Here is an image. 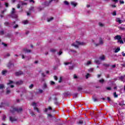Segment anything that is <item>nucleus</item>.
Segmentation results:
<instances>
[{"label": "nucleus", "mask_w": 125, "mask_h": 125, "mask_svg": "<svg viewBox=\"0 0 125 125\" xmlns=\"http://www.w3.org/2000/svg\"><path fill=\"white\" fill-rule=\"evenodd\" d=\"M3 87H4V85L0 84V89H3Z\"/></svg>", "instance_id": "nucleus-31"}, {"label": "nucleus", "mask_w": 125, "mask_h": 125, "mask_svg": "<svg viewBox=\"0 0 125 125\" xmlns=\"http://www.w3.org/2000/svg\"><path fill=\"white\" fill-rule=\"evenodd\" d=\"M23 50L24 52H26L27 53H29L31 52V50H28L26 48L23 49Z\"/></svg>", "instance_id": "nucleus-17"}, {"label": "nucleus", "mask_w": 125, "mask_h": 125, "mask_svg": "<svg viewBox=\"0 0 125 125\" xmlns=\"http://www.w3.org/2000/svg\"><path fill=\"white\" fill-rule=\"evenodd\" d=\"M62 77H61L60 78V80L59 81V83H62Z\"/></svg>", "instance_id": "nucleus-53"}, {"label": "nucleus", "mask_w": 125, "mask_h": 125, "mask_svg": "<svg viewBox=\"0 0 125 125\" xmlns=\"http://www.w3.org/2000/svg\"><path fill=\"white\" fill-rule=\"evenodd\" d=\"M12 66H13V63H12L11 62H9L7 66L8 67V68H10L11 67H12Z\"/></svg>", "instance_id": "nucleus-25"}, {"label": "nucleus", "mask_w": 125, "mask_h": 125, "mask_svg": "<svg viewBox=\"0 0 125 125\" xmlns=\"http://www.w3.org/2000/svg\"><path fill=\"white\" fill-rule=\"evenodd\" d=\"M93 101H94V102H96V101H98V100L96 98H94Z\"/></svg>", "instance_id": "nucleus-63"}, {"label": "nucleus", "mask_w": 125, "mask_h": 125, "mask_svg": "<svg viewBox=\"0 0 125 125\" xmlns=\"http://www.w3.org/2000/svg\"><path fill=\"white\" fill-rule=\"evenodd\" d=\"M64 65H69V64H71V62H64Z\"/></svg>", "instance_id": "nucleus-55"}, {"label": "nucleus", "mask_w": 125, "mask_h": 125, "mask_svg": "<svg viewBox=\"0 0 125 125\" xmlns=\"http://www.w3.org/2000/svg\"><path fill=\"white\" fill-rule=\"evenodd\" d=\"M4 24L5 26H8V25H10V23L7 21L5 22Z\"/></svg>", "instance_id": "nucleus-29"}, {"label": "nucleus", "mask_w": 125, "mask_h": 125, "mask_svg": "<svg viewBox=\"0 0 125 125\" xmlns=\"http://www.w3.org/2000/svg\"><path fill=\"white\" fill-rule=\"evenodd\" d=\"M9 120L11 122H12V123L13 122H16V121H17V119H16L14 117H11V116L9 117Z\"/></svg>", "instance_id": "nucleus-5"}, {"label": "nucleus", "mask_w": 125, "mask_h": 125, "mask_svg": "<svg viewBox=\"0 0 125 125\" xmlns=\"http://www.w3.org/2000/svg\"><path fill=\"white\" fill-rule=\"evenodd\" d=\"M113 96L114 98H118V94H117V92H115L113 93Z\"/></svg>", "instance_id": "nucleus-20"}, {"label": "nucleus", "mask_w": 125, "mask_h": 125, "mask_svg": "<svg viewBox=\"0 0 125 125\" xmlns=\"http://www.w3.org/2000/svg\"><path fill=\"white\" fill-rule=\"evenodd\" d=\"M116 22H118L119 24H122L123 23V21L121 20V19L117 18L116 19Z\"/></svg>", "instance_id": "nucleus-11"}, {"label": "nucleus", "mask_w": 125, "mask_h": 125, "mask_svg": "<svg viewBox=\"0 0 125 125\" xmlns=\"http://www.w3.org/2000/svg\"><path fill=\"white\" fill-rule=\"evenodd\" d=\"M29 23V21H22V23H23L24 25H26Z\"/></svg>", "instance_id": "nucleus-23"}, {"label": "nucleus", "mask_w": 125, "mask_h": 125, "mask_svg": "<svg viewBox=\"0 0 125 125\" xmlns=\"http://www.w3.org/2000/svg\"><path fill=\"white\" fill-rule=\"evenodd\" d=\"M13 112H18V113H21L23 111L22 107L20 108H13Z\"/></svg>", "instance_id": "nucleus-4"}, {"label": "nucleus", "mask_w": 125, "mask_h": 125, "mask_svg": "<svg viewBox=\"0 0 125 125\" xmlns=\"http://www.w3.org/2000/svg\"><path fill=\"white\" fill-rule=\"evenodd\" d=\"M22 83H23V81H22L21 80H20L16 82V84H17L18 85H19L20 84H22Z\"/></svg>", "instance_id": "nucleus-10"}, {"label": "nucleus", "mask_w": 125, "mask_h": 125, "mask_svg": "<svg viewBox=\"0 0 125 125\" xmlns=\"http://www.w3.org/2000/svg\"><path fill=\"white\" fill-rule=\"evenodd\" d=\"M83 90V88H82V87H78V90L79 91H82Z\"/></svg>", "instance_id": "nucleus-43"}, {"label": "nucleus", "mask_w": 125, "mask_h": 125, "mask_svg": "<svg viewBox=\"0 0 125 125\" xmlns=\"http://www.w3.org/2000/svg\"><path fill=\"white\" fill-rule=\"evenodd\" d=\"M99 83H104V79H102L99 80Z\"/></svg>", "instance_id": "nucleus-33"}, {"label": "nucleus", "mask_w": 125, "mask_h": 125, "mask_svg": "<svg viewBox=\"0 0 125 125\" xmlns=\"http://www.w3.org/2000/svg\"><path fill=\"white\" fill-rule=\"evenodd\" d=\"M93 68H90L88 70V72H93Z\"/></svg>", "instance_id": "nucleus-52"}, {"label": "nucleus", "mask_w": 125, "mask_h": 125, "mask_svg": "<svg viewBox=\"0 0 125 125\" xmlns=\"http://www.w3.org/2000/svg\"><path fill=\"white\" fill-rule=\"evenodd\" d=\"M71 52H73V53H77V51H76V50H71Z\"/></svg>", "instance_id": "nucleus-60"}, {"label": "nucleus", "mask_w": 125, "mask_h": 125, "mask_svg": "<svg viewBox=\"0 0 125 125\" xmlns=\"http://www.w3.org/2000/svg\"><path fill=\"white\" fill-rule=\"evenodd\" d=\"M53 20V18H51L47 20L48 22H50V21H52Z\"/></svg>", "instance_id": "nucleus-51"}, {"label": "nucleus", "mask_w": 125, "mask_h": 125, "mask_svg": "<svg viewBox=\"0 0 125 125\" xmlns=\"http://www.w3.org/2000/svg\"><path fill=\"white\" fill-rule=\"evenodd\" d=\"M120 50H121V48L120 47H117L115 49L114 52H115V53H118V52H119V51H120Z\"/></svg>", "instance_id": "nucleus-16"}, {"label": "nucleus", "mask_w": 125, "mask_h": 125, "mask_svg": "<svg viewBox=\"0 0 125 125\" xmlns=\"http://www.w3.org/2000/svg\"><path fill=\"white\" fill-rule=\"evenodd\" d=\"M91 77V75L89 73H87L85 75V79H87L88 78H90Z\"/></svg>", "instance_id": "nucleus-18"}, {"label": "nucleus", "mask_w": 125, "mask_h": 125, "mask_svg": "<svg viewBox=\"0 0 125 125\" xmlns=\"http://www.w3.org/2000/svg\"><path fill=\"white\" fill-rule=\"evenodd\" d=\"M95 62L96 64H98V65H99V64H101V62H100V61H98V60L95 61Z\"/></svg>", "instance_id": "nucleus-26"}, {"label": "nucleus", "mask_w": 125, "mask_h": 125, "mask_svg": "<svg viewBox=\"0 0 125 125\" xmlns=\"http://www.w3.org/2000/svg\"><path fill=\"white\" fill-rule=\"evenodd\" d=\"M62 53H63V52L61 51H60L59 53H58V55L60 56L61 55V54H62Z\"/></svg>", "instance_id": "nucleus-58"}, {"label": "nucleus", "mask_w": 125, "mask_h": 125, "mask_svg": "<svg viewBox=\"0 0 125 125\" xmlns=\"http://www.w3.org/2000/svg\"><path fill=\"white\" fill-rule=\"evenodd\" d=\"M120 4H124V3H125V1H124V0H120L119 1Z\"/></svg>", "instance_id": "nucleus-45"}, {"label": "nucleus", "mask_w": 125, "mask_h": 125, "mask_svg": "<svg viewBox=\"0 0 125 125\" xmlns=\"http://www.w3.org/2000/svg\"><path fill=\"white\" fill-rule=\"evenodd\" d=\"M34 110H36L38 113H40V110H39V108H38V107H34Z\"/></svg>", "instance_id": "nucleus-35"}, {"label": "nucleus", "mask_w": 125, "mask_h": 125, "mask_svg": "<svg viewBox=\"0 0 125 125\" xmlns=\"http://www.w3.org/2000/svg\"><path fill=\"white\" fill-rule=\"evenodd\" d=\"M118 42H120L121 44H123L124 43V41L122 40H120L118 41Z\"/></svg>", "instance_id": "nucleus-27"}, {"label": "nucleus", "mask_w": 125, "mask_h": 125, "mask_svg": "<svg viewBox=\"0 0 125 125\" xmlns=\"http://www.w3.org/2000/svg\"><path fill=\"white\" fill-rule=\"evenodd\" d=\"M26 56L25 57V56L24 55H22L21 56V58L22 59H24L25 58H26Z\"/></svg>", "instance_id": "nucleus-61"}, {"label": "nucleus", "mask_w": 125, "mask_h": 125, "mask_svg": "<svg viewBox=\"0 0 125 125\" xmlns=\"http://www.w3.org/2000/svg\"><path fill=\"white\" fill-rule=\"evenodd\" d=\"M4 12H6V9H4L3 11H0V13L1 14H3V13H4Z\"/></svg>", "instance_id": "nucleus-36"}, {"label": "nucleus", "mask_w": 125, "mask_h": 125, "mask_svg": "<svg viewBox=\"0 0 125 125\" xmlns=\"http://www.w3.org/2000/svg\"><path fill=\"white\" fill-rule=\"evenodd\" d=\"M103 66H104V67H106L107 68L109 67V64H103Z\"/></svg>", "instance_id": "nucleus-47"}, {"label": "nucleus", "mask_w": 125, "mask_h": 125, "mask_svg": "<svg viewBox=\"0 0 125 125\" xmlns=\"http://www.w3.org/2000/svg\"><path fill=\"white\" fill-rule=\"evenodd\" d=\"M39 92L40 93H42V92H43V91L42 89H39Z\"/></svg>", "instance_id": "nucleus-59"}, {"label": "nucleus", "mask_w": 125, "mask_h": 125, "mask_svg": "<svg viewBox=\"0 0 125 125\" xmlns=\"http://www.w3.org/2000/svg\"><path fill=\"white\" fill-rule=\"evenodd\" d=\"M48 110H52L51 107L49 106L48 108H45L44 112H47Z\"/></svg>", "instance_id": "nucleus-22"}, {"label": "nucleus", "mask_w": 125, "mask_h": 125, "mask_svg": "<svg viewBox=\"0 0 125 125\" xmlns=\"http://www.w3.org/2000/svg\"><path fill=\"white\" fill-rule=\"evenodd\" d=\"M74 69V65L70 63V66L69 67V70H73Z\"/></svg>", "instance_id": "nucleus-21"}, {"label": "nucleus", "mask_w": 125, "mask_h": 125, "mask_svg": "<svg viewBox=\"0 0 125 125\" xmlns=\"http://www.w3.org/2000/svg\"><path fill=\"white\" fill-rule=\"evenodd\" d=\"M10 92H11L10 89H9V88H7V91H6V94H9Z\"/></svg>", "instance_id": "nucleus-24"}, {"label": "nucleus", "mask_w": 125, "mask_h": 125, "mask_svg": "<svg viewBox=\"0 0 125 125\" xmlns=\"http://www.w3.org/2000/svg\"><path fill=\"white\" fill-rule=\"evenodd\" d=\"M54 103L56 105H58V102L57 101V98H54Z\"/></svg>", "instance_id": "nucleus-15"}, {"label": "nucleus", "mask_w": 125, "mask_h": 125, "mask_svg": "<svg viewBox=\"0 0 125 125\" xmlns=\"http://www.w3.org/2000/svg\"><path fill=\"white\" fill-rule=\"evenodd\" d=\"M34 8H35V7H31L29 8V10H30V11L34 10Z\"/></svg>", "instance_id": "nucleus-57"}, {"label": "nucleus", "mask_w": 125, "mask_h": 125, "mask_svg": "<svg viewBox=\"0 0 125 125\" xmlns=\"http://www.w3.org/2000/svg\"><path fill=\"white\" fill-rule=\"evenodd\" d=\"M64 4H65V5H69V2L67 1H64Z\"/></svg>", "instance_id": "nucleus-38"}, {"label": "nucleus", "mask_w": 125, "mask_h": 125, "mask_svg": "<svg viewBox=\"0 0 125 125\" xmlns=\"http://www.w3.org/2000/svg\"><path fill=\"white\" fill-rule=\"evenodd\" d=\"M2 44L3 45V46H4V47H6V46H7V44L4 42H2Z\"/></svg>", "instance_id": "nucleus-46"}, {"label": "nucleus", "mask_w": 125, "mask_h": 125, "mask_svg": "<svg viewBox=\"0 0 125 125\" xmlns=\"http://www.w3.org/2000/svg\"><path fill=\"white\" fill-rule=\"evenodd\" d=\"M113 16H116L117 15V11H114L113 13H112Z\"/></svg>", "instance_id": "nucleus-30"}, {"label": "nucleus", "mask_w": 125, "mask_h": 125, "mask_svg": "<svg viewBox=\"0 0 125 125\" xmlns=\"http://www.w3.org/2000/svg\"><path fill=\"white\" fill-rule=\"evenodd\" d=\"M119 79L121 82H124V80H125V76H121L119 78Z\"/></svg>", "instance_id": "nucleus-13"}, {"label": "nucleus", "mask_w": 125, "mask_h": 125, "mask_svg": "<svg viewBox=\"0 0 125 125\" xmlns=\"http://www.w3.org/2000/svg\"><path fill=\"white\" fill-rule=\"evenodd\" d=\"M15 8H12V11L11 12V14H12V18H14L15 19H17V18H18V16H17V15H15Z\"/></svg>", "instance_id": "nucleus-3"}, {"label": "nucleus", "mask_w": 125, "mask_h": 125, "mask_svg": "<svg viewBox=\"0 0 125 125\" xmlns=\"http://www.w3.org/2000/svg\"><path fill=\"white\" fill-rule=\"evenodd\" d=\"M111 6L113 8H114V7H117V6L116 5H111Z\"/></svg>", "instance_id": "nucleus-64"}, {"label": "nucleus", "mask_w": 125, "mask_h": 125, "mask_svg": "<svg viewBox=\"0 0 125 125\" xmlns=\"http://www.w3.org/2000/svg\"><path fill=\"white\" fill-rule=\"evenodd\" d=\"M7 73V71L6 70H3L2 71V75H5Z\"/></svg>", "instance_id": "nucleus-37"}, {"label": "nucleus", "mask_w": 125, "mask_h": 125, "mask_svg": "<svg viewBox=\"0 0 125 125\" xmlns=\"http://www.w3.org/2000/svg\"><path fill=\"white\" fill-rule=\"evenodd\" d=\"M76 43L77 44H75V43H72L71 44V45L72 46H74V47H76V48H78L79 47L78 45H85V43L83 42H80L79 41H76Z\"/></svg>", "instance_id": "nucleus-2"}, {"label": "nucleus", "mask_w": 125, "mask_h": 125, "mask_svg": "<svg viewBox=\"0 0 125 125\" xmlns=\"http://www.w3.org/2000/svg\"><path fill=\"white\" fill-rule=\"evenodd\" d=\"M16 23V21H14L13 22L10 23L11 26H12L13 27L15 25V23Z\"/></svg>", "instance_id": "nucleus-28"}, {"label": "nucleus", "mask_w": 125, "mask_h": 125, "mask_svg": "<svg viewBox=\"0 0 125 125\" xmlns=\"http://www.w3.org/2000/svg\"><path fill=\"white\" fill-rule=\"evenodd\" d=\"M54 79L55 80V81H57V80H58V78H57V76H54Z\"/></svg>", "instance_id": "nucleus-56"}, {"label": "nucleus", "mask_w": 125, "mask_h": 125, "mask_svg": "<svg viewBox=\"0 0 125 125\" xmlns=\"http://www.w3.org/2000/svg\"><path fill=\"white\" fill-rule=\"evenodd\" d=\"M50 83L51 85H53V84H55V83L53 81H50Z\"/></svg>", "instance_id": "nucleus-44"}, {"label": "nucleus", "mask_w": 125, "mask_h": 125, "mask_svg": "<svg viewBox=\"0 0 125 125\" xmlns=\"http://www.w3.org/2000/svg\"><path fill=\"white\" fill-rule=\"evenodd\" d=\"M11 83H13V81H9V83H7V84H11Z\"/></svg>", "instance_id": "nucleus-50"}, {"label": "nucleus", "mask_w": 125, "mask_h": 125, "mask_svg": "<svg viewBox=\"0 0 125 125\" xmlns=\"http://www.w3.org/2000/svg\"><path fill=\"white\" fill-rule=\"evenodd\" d=\"M32 106H34L35 107H37V104L36 103H32Z\"/></svg>", "instance_id": "nucleus-49"}, {"label": "nucleus", "mask_w": 125, "mask_h": 125, "mask_svg": "<svg viewBox=\"0 0 125 125\" xmlns=\"http://www.w3.org/2000/svg\"><path fill=\"white\" fill-rule=\"evenodd\" d=\"M43 89H45V88H47V84L46 83H44L43 85Z\"/></svg>", "instance_id": "nucleus-19"}, {"label": "nucleus", "mask_w": 125, "mask_h": 125, "mask_svg": "<svg viewBox=\"0 0 125 125\" xmlns=\"http://www.w3.org/2000/svg\"><path fill=\"white\" fill-rule=\"evenodd\" d=\"M100 60H101L102 61H104L105 60V56L102 55L99 57Z\"/></svg>", "instance_id": "nucleus-9"}, {"label": "nucleus", "mask_w": 125, "mask_h": 125, "mask_svg": "<svg viewBox=\"0 0 125 125\" xmlns=\"http://www.w3.org/2000/svg\"><path fill=\"white\" fill-rule=\"evenodd\" d=\"M50 2H51V1H50L49 2H45L44 3V5H45V6H48V5H49V4H50Z\"/></svg>", "instance_id": "nucleus-12"}, {"label": "nucleus", "mask_w": 125, "mask_h": 125, "mask_svg": "<svg viewBox=\"0 0 125 125\" xmlns=\"http://www.w3.org/2000/svg\"><path fill=\"white\" fill-rule=\"evenodd\" d=\"M115 40H118V41H119L120 40H122V37L120 35H116L114 37Z\"/></svg>", "instance_id": "nucleus-7"}, {"label": "nucleus", "mask_w": 125, "mask_h": 125, "mask_svg": "<svg viewBox=\"0 0 125 125\" xmlns=\"http://www.w3.org/2000/svg\"><path fill=\"white\" fill-rule=\"evenodd\" d=\"M91 61H87L86 63H85V66H88L89 65H91Z\"/></svg>", "instance_id": "nucleus-14"}, {"label": "nucleus", "mask_w": 125, "mask_h": 125, "mask_svg": "<svg viewBox=\"0 0 125 125\" xmlns=\"http://www.w3.org/2000/svg\"><path fill=\"white\" fill-rule=\"evenodd\" d=\"M79 125H83V121L80 120L79 122L77 123Z\"/></svg>", "instance_id": "nucleus-32"}, {"label": "nucleus", "mask_w": 125, "mask_h": 125, "mask_svg": "<svg viewBox=\"0 0 125 125\" xmlns=\"http://www.w3.org/2000/svg\"><path fill=\"white\" fill-rule=\"evenodd\" d=\"M23 74L24 73L22 71H18L15 73V75L17 76H21V75H23Z\"/></svg>", "instance_id": "nucleus-6"}, {"label": "nucleus", "mask_w": 125, "mask_h": 125, "mask_svg": "<svg viewBox=\"0 0 125 125\" xmlns=\"http://www.w3.org/2000/svg\"><path fill=\"white\" fill-rule=\"evenodd\" d=\"M92 42L95 46H99V45H102L104 43V41L102 38L99 39L98 43H96L94 40H92Z\"/></svg>", "instance_id": "nucleus-1"}, {"label": "nucleus", "mask_w": 125, "mask_h": 125, "mask_svg": "<svg viewBox=\"0 0 125 125\" xmlns=\"http://www.w3.org/2000/svg\"><path fill=\"white\" fill-rule=\"evenodd\" d=\"M33 87H34V85L33 84H31L29 86V88H30V89H32V88H33Z\"/></svg>", "instance_id": "nucleus-40"}, {"label": "nucleus", "mask_w": 125, "mask_h": 125, "mask_svg": "<svg viewBox=\"0 0 125 125\" xmlns=\"http://www.w3.org/2000/svg\"><path fill=\"white\" fill-rule=\"evenodd\" d=\"M6 118V116H5V115H3V117H2V121H5Z\"/></svg>", "instance_id": "nucleus-54"}, {"label": "nucleus", "mask_w": 125, "mask_h": 125, "mask_svg": "<svg viewBox=\"0 0 125 125\" xmlns=\"http://www.w3.org/2000/svg\"><path fill=\"white\" fill-rule=\"evenodd\" d=\"M0 35H4V31L3 30H1L0 31Z\"/></svg>", "instance_id": "nucleus-41"}, {"label": "nucleus", "mask_w": 125, "mask_h": 125, "mask_svg": "<svg viewBox=\"0 0 125 125\" xmlns=\"http://www.w3.org/2000/svg\"><path fill=\"white\" fill-rule=\"evenodd\" d=\"M73 95L74 98H77L78 97V93H75Z\"/></svg>", "instance_id": "nucleus-34"}, {"label": "nucleus", "mask_w": 125, "mask_h": 125, "mask_svg": "<svg viewBox=\"0 0 125 125\" xmlns=\"http://www.w3.org/2000/svg\"><path fill=\"white\" fill-rule=\"evenodd\" d=\"M70 3H71V5H72L74 7H76V6H77V5H78V3H76L74 1H71V2H70Z\"/></svg>", "instance_id": "nucleus-8"}, {"label": "nucleus", "mask_w": 125, "mask_h": 125, "mask_svg": "<svg viewBox=\"0 0 125 125\" xmlns=\"http://www.w3.org/2000/svg\"><path fill=\"white\" fill-rule=\"evenodd\" d=\"M99 25L100 26V27H103L104 26V24H103L101 22H99Z\"/></svg>", "instance_id": "nucleus-39"}, {"label": "nucleus", "mask_w": 125, "mask_h": 125, "mask_svg": "<svg viewBox=\"0 0 125 125\" xmlns=\"http://www.w3.org/2000/svg\"><path fill=\"white\" fill-rule=\"evenodd\" d=\"M48 118H52V115L51 114H48Z\"/></svg>", "instance_id": "nucleus-62"}, {"label": "nucleus", "mask_w": 125, "mask_h": 125, "mask_svg": "<svg viewBox=\"0 0 125 125\" xmlns=\"http://www.w3.org/2000/svg\"><path fill=\"white\" fill-rule=\"evenodd\" d=\"M18 27H19L18 24H15V25L13 26V28H14V29H17V28H18Z\"/></svg>", "instance_id": "nucleus-42"}, {"label": "nucleus", "mask_w": 125, "mask_h": 125, "mask_svg": "<svg viewBox=\"0 0 125 125\" xmlns=\"http://www.w3.org/2000/svg\"><path fill=\"white\" fill-rule=\"evenodd\" d=\"M50 51H51V52H53V53H54V52H56V50H55V49H52L50 50Z\"/></svg>", "instance_id": "nucleus-48"}]
</instances>
